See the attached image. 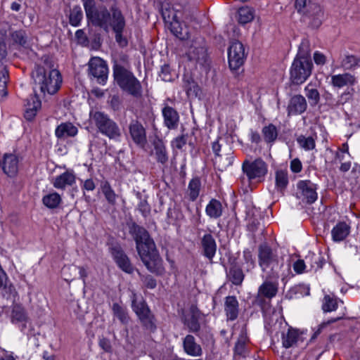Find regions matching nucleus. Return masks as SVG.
<instances>
[{"label":"nucleus","instance_id":"f257e3e1","mask_svg":"<svg viewBox=\"0 0 360 360\" xmlns=\"http://www.w3.org/2000/svg\"><path fill=\"white\" fill-rule=\"evenodd\" d=\"M129 233L136 243L141 260L151 273L161 274L164 271L162 259L149 232L135 221L128 223Z\"/></svg>","mask_w":360,"mask_h":360},{"label":"nucleus","instance_id":"bb28decb","mask_svg":"<svg viewBox=\"0 0 360 360\" xmlns=\"http://www.w3.org/2000/svg\"><path fill=\"white\" fill-rule=\"evenodd\" d=\"M76 182V176L72 170H67L57 176L52 181L57 189L65 190L67 186H72Z\"/></svg>","mask_w":360,"mask_h":360},{"label":"nucleus","instance_id":"774afa93","mask_svg":"<svg viewBox=\"0 0 360 360\" xmlns=\"http://www.w3.org/2000/svg\"><path fill=\"white\" fill-rule=\"evenodd\" d=\"M108 103L110 104V108L114 111L118 110L121 105V101L119 96L113 95L112 96H111L110 100L108 101Z\"/></svg>","mask_w":360,"mask_h":360},{"label":"nucleus","instance_id":"7c9ffc66","mask_svg":"<svg viewBox=\"0 0 360 360\" xmlns=\"http://www.w3.org/2000/svg\"><path fill=\"white\" fill-rule=\"evenodd\" d=\"M356 82L355 76L349 72L331 76V84L334 87L342 88L345 86H353Z\"/></svg>","mask_w":360,"mask_h":360},{"label":"nucleus","instance_id":"3c124183","mask_svg":"<svg viewBox=\"0 0 360 360\" xmlns=\"http://www.w3.org/2000/svg\"><path fill=\"white\" fill-rule=\"evenodd\" d=\"M83 18V12L79 6H74L71 10L69 15V22L72 26L77 27Z\"/></svg>","mask_w":360,"mask_h":360},{"label":"nucleus","instance_id":"6e6d98bb","mask_svg":"<svg viewBox=\"0 0 360 360\" xmlns=\"http://www.w3.org/2000/svg\"><path fill=\"white\" fill-rule=\"evenodd\" d=\"M243 258L245 264V270L247 272L251 271L256 266V262L253 257L252 252L249 249H245L243 252Z\"/></svg>","mask_w":360,"mask_h":360},{"label":"nucleus","instance_id":"603ef678","mask_svg":"<svg viewBox=\"0 0 360 360\" xmlns=\"http://www.w3.org/2000/svg\"><path fill=\"white\" fill-rule=\"evenodd\" d=\"M161 14L166 24H170L172 21L178 18L176 11L169 4H166L162 7Z\"/></svg>","mask_w":360,"mask_h":360},{"label":"nucleus","instance_id":"39448f33","mask_svg":"<svg viewBox=\"0 0 360 360\" xmlns=\"http://www.w3.org/2000/svg\"><path fill=\"white\" fill-rule=\"evenodd\" d=\"M112 76L114 82L124 92L136 99L142 97V84L129 68L115 61L112 65Z\"/></svg>","mask_w":360,"mask_h":360},{"label":"nucleus","instance_id":"f704fd0d","mask_svg":"<svg viewBox=\"0 0 360 360\" xmlns=\"http://www.w3.org/2000/svg\"><path fill=\"white\" fill-rule=\"evenodd\" d=\"M289 183L288 174L286 170L277 169L275 172V186L278 192L282 195L286 189Z\"/></svg>","mask_w":360,"mask_h":360},{"label":"nucleus","instance_id":"338daca9","mask_svg":"<svg viewBox=\"0 0 360 360\" xmlns=\"http://www.w3.org/2000/svg\"><path fill=\"white\" fill-rule=\"evenodd\" d=\"M313 59L318 65H323L327 61L326 56L318 51L314 53Z\"/></svg>","mask_w":360,"mask_h":360},{"label":"nucleus","instance_id":"f8f14e48","mask_svg":"<svg viewBox=\"0 0 360 360\" xmlns=\"http://www.w3.org/2000/svg\"><path fill=\"white\" fill-rule=\"evenodd\" d=\"M188 60L200 67L208 70L210 65V58L207 53V49L205 41L202 39L200 41H194L187 53Z\"/></svg>","mask_w":360,"mask_h":360},{"label":"nucleus","instance_id":"c03bdc74","mask_svg":"<svg viewBox=\"0 0 360 360\" xmlns=\"http://www.w3.org/2000/svg\"><path fill=\"white\" fill-rule=\"evenodd\" d=\"M304 90L310 105L312 107L317 105L321 98V95L318 89L314 88L311 84H309L305 87Z\"/></svg>","mask_w":360,"mask_h":360},{"label":"nucleus","instance_id":"8fccbe9b","mask_svg":"<svg viewBox=\"0 0 360 360\" xmlns=\"http://www.w3.org/2000/svg\"><path fill=\"white\" fill-rule=\"evenodd\" d=\"M33 99L35 100V101H32L33 103H32V109L31 108H25V110H24L25 111L24 112V117L25 118L26 120H27L29 122L34 120V119L35 118V117L37 115L38 110L41 107V102L39 98H34Z\"/></svg>","mask_w":360,"mask_h":360},{"label":"nucleus","instance_id":"9d476101","mask_svg":"<svg viewBox=\"0 0 360 360\" xmlns=\"http://www.w3.org/2000/svg\"><path fill=\"white\" fill-rule=\"evenodd\" d=\"M200 318V311L197 307L192 305L189 309V314L183 319V323L187 327L188 331L195 333L202 342H209L212 339V334L208 327H201Z\"/></svg>","mask_w":360,"mask_h":360},{"label":"nucleus","instance_id":"a878e982","mask_svg":"<svg viewBox=\"0 0 360 360\" xmlns=\"http://www.w3.org/2000/svg\"><path fill=\"white\" fill-rule=\"evenodd\" d=\"M275 278H266L259 287L258 292L260 295L266 297L270 301L274 297L278 291V283Z\"/></svg>","mask_w":360,"mask_h":360},{"label":"nucleus","instance_id":"09e8293b","mask_svg":"<svg viewBox=\"0 0 360 360\" xmlns=\"http://www.w3.org/2000/svg\"><path fill=\"white\" fill-rule=\"evenodd\" d=\"M338 307V302L335 295H326L324 296L322 304V309L324 312L335 311Z\"/></svg>","mask_w":360,"mask_h":360},{"label":"nucleus","instance_id":"2f4dec72","mask_svg":"<svg viewBox=\"0 0 360 360\" xmlns=\"http://www.w3.org/2000/svg\"><path fill=\"white\" fill-rule=\"evenodd\" d=\"M350 226L345 221H339L332 229V239L335 242H341L347 238L350 233Z\"/></svg>","mask_w":360,"mask_h":360},{"label":"nucleus","instance_id":"0eeeda50","mask_svg":"<svg viewBox=\"0 0 360 360\" xmlns=\"http://www.w3.org/2000/svg\"><path fill=\"white\" fill-rule=\"evenodd\" d=\"M313 63L307 53L299 51L292 63L290 70V80L294 85H300L311 76Z\"/></svg>","mask_w":360,"mask_h":360},{"label":"nucleus","instance_id":"bf43d9fd","mask_svg":"<svg viewBox=\"0 0 360 360\" xmlns=\"http://www.w3.org/2000/svg\"><path fill=\"white\" fill-rule=\"evenodd\" d=\"M124 30H119L116 31H113L115 33V39L119 46L124 48L127 46L128 40L126 37L123 35Z\"/></svg>","mask_w":360,"mask_h":360},{"label":"nucleus","instance_id":"e2e57ef3","mask_svg":"<svg viewBox=\"0 0 360 360\" xmlns=\"http://www.w3.org/2000/svg\"><path fill=\"white\" fill-rule=\"evenodd\" d=\"M292 267L296 274H303L307 268L305 259H298L293 263Z\"/></svg>","mask_w":360,"mask_h":360},{"label":"nucleus","instance_id":"de8ad7c7","mask_svg":"<svg viewBox=\"0 0 360 360\" xmlns=\"http://www.w3.org/2000/svg\"><path fill=\"white\" fill-rule=\"evenodd\" d=\"M112 310L115 316L123 324H127L129 321V316L126 308L118 303H113Z\"/></svg>","mask_w":360,"mask_h":360},{"label":"nucleus","instance_id":"c756f323","mask_svg":"<svg viewBox=\"0 0 360 360\" xmlns=\"http://www.w3.org/2000/svg\"><path fill=\"white\" fill-rule=\"evenodd\" d=\"M78 133V129L70 122H62L55 130L56 136L58 139L64 140L70 137L75 136Z\"/></svg>","mask_w":360,"mask_h":360},{"label":"nucleus","instance_id":"5701e85b","mask_svg":"<svg viewBox=\"0 0 360 360\" xmlns=\"http://www.w3.org/2000/svg\"><path fill=\"white\" fill-rule=\"evenodd\" d=\"M307 108V103L305 98L300 94L291 97L289 101L287 110L288 115H295L303 113Z\"/></svg>","mask_w":360,"mask_h":360},{"label":"nucleus","instance_id":"13d9d810","mask_svg":"<svg viewBox=\"0 0 360 360\" xmlns=\"http://www.w3.org/2000/svg\"><path fill=\"white\" fill-rule=\"evenodd\" d=\"M159 76L161 79L165 82H171L173 80V75L172 74L171 68L169 65L165 64L162 66Z\"/></svg>","mask_w":360,"mask_h":360},{"label":"nucleus","instance_id":"dca6fc26","mask_svg":"<svg viewBox=\"0 0 360 360\" xmlns=\"http://www.w3.org/2000/svg\"><path fill=\"white\" fill-rule=\"evenodd\" d=\"M89 74L100 84H105L108 79V68L106 62L99 57H94L89 62Z\"/></svg>","mask_w":360,"mask_h":360},{"label":"nucleus","instance_id":"79ce46f5","mask_svg":"<svg viewBox=\"0 0 360 360\" xmlns=\"http://www.w3.org/2000/svg\"><path fill=\"white\" fill-rule=\"evenodd\" d=\"M42 202L48 208L54 209L62 202V198L58 193L53 192L45 195L42 198Z\"/></svg>","mask_w":360,"mask_h":360},{"label":"nucleus","instance_id":"e433bc0d","mask_svg":"<svg viewBox=\"0 0 360 360\" xmlns=\"http://www.w3.org/2000/svg\"><path fill=\"white\" fill-rule=\"evenodd\" d=\"M201 188V179L199 176H195L191 179L188 186V195L191 201L194 202L197 200Z\"/></svg>","mask_w":360,"mask_h":360},{"label":"nucleus","instance_id":"412c9836","mask_svg":"<svg viewBox=\"0 0 360 360\" xmlns=\"http://www.w3.org/2000/svg\"><path fill=\"white\" fill-rule=\"evenodd\" d=\"M302 331L290 326L286 333L283 332L282 333L281 342L283 347L285 349L296 347L299 342H302L304 341L302 338Z\"/></svg>","mask_w":360,"mask_h":360},{"label":"nucleus","instance_id":"37998d69","mask_svg":"<svg viewBox=\"0 0 360 360\" xmlns=\"http://www.w3.org/2000/svg\"><path fill=\"white\" fill-rule=\"evenodd\" d=\"M254 10L249 6H243L238 11V21L240 24H246L254 18Z\"/></svg>","mask_w":360,"mask_h":360},{"label":"nucleus","instance_id":"cd10ccee","mask_svg":"<svg viewBox=\"0 0 360 360\" xmlns=\"http://www.w3.org/2000/svg\"><path fill=\"white\" fill-rule=\"evenodd\" d=\"M164 124L169 129H176L179 122V115L173 108L166 105L162 110Z\"/></svg>","mask_w":360,"mask_h":360},{"label":"nucleus","instance_id":"5fc2aeb1","mask_svg":"<svg viewBox=\"0 0 360 360\" xmlns=\"http://www.w3.org/2000/svg\"><path fill=\"white\" fill-rule=\"evenodd\" d=\"M200 130L195 127L191 129L190 133L185 134L187 143L192 148H195L198 145L200 142Z\"/></svg>","mask_w":360,"mask_h":360},{"label":"nucleus","instance_id":"72a5a7b5","mask_svg":"<svg viewBox=\"0 0 360 360\" xmlns=\"http://www.w3.org/2000/svg\"><path fill=\"white\" fill-rule=\"evenodd\" d=\"M222 203L215 198H212L205 207L206 214L211 219L220 218L224 212Z\"/></svg>","mask_w":360,"mask_h":360},{"label":"nucleus","instance_id":"4be33fe9","mask_svg":"<svg viewBox=\"0 0 360 360\" xmlns=\"http://www.w3.org/2000/svg\"><path fill=\"white\" fill-rule=\"evenodd\" d=\"M152 145L153 146L152 154L155 155L157 162L164 167L166 166L169 160V154L164 141L159 137H156Z\"/></svg>","mask_w":360,"mask_h":360},{"label":"nucleus","instance_id":"b1692460","mask_svg":"<svg viewBox=\"0 0 360 360\" xmlns=\"http://www.w3.org/2000/svg\"><path fill=\"white\" fill-rule=\"evenodd\" d=\"M226 276L234 285L240 286L242 285L245 278V274L240 265L236 260L230 262L229 268L226 270Z\"/></svg>","mask_w":360,"mask_h":360},{"label":"nucleus","instance_id":"ddd939ff","mask_svg":"<svg viewBox=\"0 0 360 360\" xmlns=\"http://www.w3.org/2000/svg\"><path fill=\"white\" fill-rule=\"evenodd\" d=\"M202 231H204L202 229H198L197 231V235L200 241L201 253L210 263H212V259L217 252V242L212 234V231L210 228H207L205 233L201 236Z\"/></svg>","mask_w":360,"mask_h":360},{"label":"nucleus","instance_id":"4c0bfd02","mask_svg":"<svg viewBox=\"0 0 360 360\" xmlns=\"http://www.w3.org/2000/svg\"><path fill=\"white\" fill-rule=\"evenodd\" d=\"M10 38L13 45L25 47L27 44V34L25 30H13L9 28Z\"/></svg>","mask_w":360,"mask_h":360},{"label":"nucleus","instance_id":"ea45409f","mask_svg":"<svg viewBox=\"0 0 360 360\" xmlns=\"http://www.w3.org/2000/svg\"><path fill=\"white\" fill-rule=\"evenodd\" d=\"M249 338L246 333H241L234 347V356L245 357L247 354L246 345Z\"/></svg>","mask_w":360,"mask_h":360},{"label":"nucleus","instance_id":"6ab92c4d","mask_svg":"<svg viewBox=\"0 0 360 360\" xmlns=\"http://www.w3.org/2000/svg\"><path fill=\"white\" fill-rule=\"evenodd\" d=\"M29 320L25 308L21 304H13L11 311L12 323L17 325L21 331H24L27 328V323Z\"/></svg>","mask_w":360,"mask_h":360},{"label":"nucleus","instance_id":"6e6552de","mask_svg":"<svg viewBox=\"0 0 360 360\" xmlns=\"http://www.w3.org/2000/svg\"><path fill=\"white\" fill-rule=\"evenodd\" d=\"M89 119L98 131L110 139L119 140L121 137L118 124L104 112L92 110L89 113Z\"/></svg>","mask_w":360,"mask_h":360},{"label":"nucleus","instance_id":"2eb2a0df","mask_svg":"<svg viewBox=\"0 0 360 360\" xmlns=\"http://www.w3.org/2000/svg\"><path fill=\"white\" fill-rule=\"evenodd\" d=\"M246 53L243 44L239 41L231 43L228 49L229 68L232 70H238L245 63Z\"/></svg>","mask_w":360,"mask_h":360},{"label":"nucleus","instance_id":"7ed1b4c3","mask_svg":"<svg viewBox=\"0 0 360 360\" xmlns=\"http://www.w3.org/2000/svg\"><path fill=\"white\" fill-rule=\"evenodd\" d=\"M34 84L44 95H54L61 87L63 77L60 71L55 68L51 57L44 55L39 63L35 65L32 72Z\"/></svg>","mask_w":360,"mask_h":360},{"label":"nucleus","instance_id":"a18cd8bd","mask_svg":"<svg viewBox=\"0 0 360 360\" xmlns=\"http://www.w3.org/2000/svg\"><path fill=\"white\" fill-rule=\"evenodd\" d=\"M101 191L107 202L111 205H115L116 204L117 195L115 193L108 181H106L102 184Z\"/></svg>","mask_w":360,"mask_h":360},{"label":"nucleus","instance_id":"4d7b16f0","mask_svg":"<svg viewBox=\"0 0 360 360\" xmlns=\"http://www.w3.org/2000/svg\"><path fill=\"white\" fill-rule=\"evenodd\" d=\"M138 196L141 200L138 205V210L141 213L143 217H147L150 214V205L148 204L146 199H141V195L140 193L138 194Z\"/></svg>","mask_w":360,"mask_h":360},{"label":"nucleus","instance_id":"49530a36","mask_svg":"<svg viewBox=\"0 0 360 360\" xmlns=\"http://www.w3.org/2000/svg\"><path fill=\"white\" fill-rule=\"evenodd\" d=\"M359 63L360 58L352 54H345L340 62L341 67L348 70H354Z\"/></svg>","mask_w":360,"mask_h":360},{"label":"nucleus","instance_id":"20e7f679","mask_svg":"<svg viewBox=\"0 0 360 360\" xmlns=\"http://www.w3.org/2000/svg\"><path fill=\"white\" fill-rule=\"evenodd\" d=\"M258 264L266 278L278 279L283 275L284 258L279 256L277 251L266 243L258 247Z\"/></svg>","mask_w":360,"mask_h":360},{"label":"nucleus","instance_id":"680f3d73","mask_svg":"<svg viewBox=\"0 0 360 360\" xmlns=\"http://www.w3.org/2000/svg\"><path fill=\"white\" fill-rule=\"evenodd\" d=\"M141 279L146 288L154 289L157 286V281L151 275L142 276Z\"/></svg>","mask_w":360,"mask_h":360},{"label":"nucleus","instance_id":"4468645a","mask_svg":"<svg viewBox=\"0 0 360 360\" xmlns=\"http://www.w3.org/2000/svg\"><path fill=\"white\" fill-rule=\"evenodd\" d=\"M297 195L304 203L311 205L318 199V185L310 180H300L297 184Z\"/></svg>","mask_w":360,"mask_h":360},{"label":"nucleus","instance_id":"c85d7f7f","mask_svg":"<svg viewBox=\"0 0 360 360\" xmlns=\"http://www.w3.org/2000/svg\"><path fill=\"white\" fill-rule=\"evenodd\" d=\"M184 351L192 356H200L202 354L201 346L195 341V338L192 335H186L183 340Z\"/></svg>","mask_w":360,"mask_h":360},{"label":"nucleus","instance_id":"69168bd1","mask_svg":"<svg viewBox=\"0 0 360 360\" xmlns=\"http://www.w3.org/2000/svg\"><path fill=\"white\" fill-rule=\"evenodd\" d=\"M187 143V139L185 134L177 136L172 141V146L177 149L182 148Z\"/></svg>","mask_w":360,"mask_h":360},{"label":"nucleus","instance_id":"a19ab883","mask_svg":"<svg viewBox=\"0 0 360 360\" xmlns=\"http://www.w3.org/2000/svg\"><path fill=\"white\" fill-rule=\"evenodd\" d=\"M9 79L8 70L6 63L0 62V96L7 95V83Z\"/></svg>","mask_w":360,"mask_h":360},{"label":"nucleus","instance_id":"a211bd4d","mask_svg":"<svg viewBox=\"0 0 360 360\" xmlns=\"http://www.w3.org/2000/svg\"><path fill=\"white\" fill-rule=\"evenodd\" d=\"M110 250L113 259L120 269L127 274L134 272V266L131 263L129 257L119 245H112Z\"/></svg>","mask_w":360,"mask_h":360},{"label":"nucleus","instance_id":"f3484780","mask_svg":"<svg viewBox=\"0 0 360 360\" xmlns=\"http://www.w3.org/2000/svg\"><path fill=\"white\" fill-rule=\"evenodd\" d=\"M129 136L133 142L141 148L147 144L146 129L137 119L131 120L128 126Z\"/></svg>","mask_w":360,"mask_h":360},{"label":"nucleus","instance_id":"864d4df0","mask_svg":"<svg viewBox=\"0 0 360 360\" xmlns=\"http://www.w3.org/2000/svg\"><path fill=\"white\" fill-rule=\"evenodd\" d=\"M297 143L300 147L306 150H313L315 148V140L312 136L306 137L305 136L300 135L297 139Z\"/></svg>","mask_w":360,"mask_h":360},{"label":"nucleus","instance_id":"f03ea898","mask_svg":"<svg viewBox=\"0 0 360 360\" xmlns=\"http://www.w3.org/2000/svg\"><path fill=\"white\" fill-rule=\"evenodd\" d=\"M87 20L105 32L124 30L126 20L122 11L116 6L108 10L105 6L97 9L95 0H82Z\"/></svg>","mask_w":360,"mask_h":360},{"label":"nucleus","instance_id":"1a4fd4ad","mask_svg":"<svg viewBox=\"0 0 360 360\" xmlns=\"http://www.w3.org/2000/svg\"><path fill=\"white\" fill-rule=\"evenodd\" d=\"M131 308L144 330L153 332L156 330V319L143 297H139L132 292L131 295Z\"/></svg>","mask_w":360,"mask_h":360},{"label":"nucleus","instance_id":"393cba45","mask_svg":"<svg viewBox=\"0 0 360 360\" xmlns=\"http://www.w3.org/2000/svg\"><path fill=\"white\" fill-rule=\"evenodd\" d=\"M239 303L236 296H227L224 300V312L227 321H235L239 315Z\"/></svg>","mask_w":360,"mask_h":360},{"label":"nucleus","instance_id":"052dcab7","mask_svg":"<svg viewBox=\"0 0 360 360\" xmlns=\"http://www.w3.org/2000/svg\"><path fill=\"white\" fill-rule=\"evenodd\" d=\"M75 38L77 43L84 46H88L89 40L83 30H78L75 32Z\"/></svg>","mask_w":360,"mask_h":360},{"label":"nucleus","instance_id":"473e14b6","mask_svg":"<svg viewBox=\"0 0 360 360\" xmlns=\"http://www.w3.org/2000/svg\"><path fill=\"white\" fill-rule=\"evenodd\" d=\"M169 25L171 32L181 40H186L189 38V29L185 25L181 22L179 18L172 21Z\"/></svg>","mask_w":360,"mask_h":360},{"label":"nucleus","instance_id":"423d86ee","mask_svg":"<svg viewBox=\"0 0 360 360\" xmlns=\"http://www.w3.org/2000/svg\"><path fill=\"white\" fill-rule=\"evenodd\" d=\"M243 173L245 176L240 178V181L245 189L253 190L258 184L264 181L268 172L266 162L261 158L253 161L245 160L242 165Z\"/></svg>","mask_w":360,"mask_h":360},{"label":"nucleus","instance_id":"aec40b11","mask_svg":"<svg viewBox=\"0 0 360 360\" xmlns=\"http://www.w3.org/2000/svg\"><path fill=\"white\" fill-rule=\"evenodd\" d=\"M4 172L9 177H15L18 172L19 158L12 153H6L0 162Z\"/></svg>","mask_w":360,"mask_h":360},{"label":"nucleus","instance_id":"58836bf2","mask_svg":"<svg viewBox=\"0 0 360 360\" xmlns=\"http://www.w3.org/2000/svg\"><path fill=\"white\" fill-rule=\"evenodd\" d=\"M264 141L266 143H274L278 135L277 127L274 124H269L264 126L262 130Z\"/></svg>","mask_w":360,"mask_h":360},{"label":"nucleus","instance_id":"0e129e2a","mask_svg":"<svg viewBox=\"0 0 360 360\" xmlns=\"http://www.w3.org/2000/svg\"><path fill=\"white\" fill-rule=\"evenodd\" d=\"M267 298L264 297V296L260 295L257 293V295L255 300V304L259 307L262 311H265L269 307V302L270 301H266Z\"/></svg>","mask_w":360,"mask_h":360},{"label":"nucleus","instance_id":"9b49d317","mask_svg":"<svg viewBox=\"0 0 360 360\" xmlns=\"http://www.w3.org/2000/svg\"><path fill=\"white\" fill-rule=\"evenodd\" d=\"M297 12L309 18L313 27H319L322 22L323 11L321 6L311 0H295Z\"/></svg>","mask_w":360,"mask_h":360},{"label":"nucleus","instance_id":"c9c22d12","mask_svg":"<svg viewBox=\"0 0 360 360\" xmlns=\"http://www.w3.org/2000/svg\"><path fill=\"white\" fill-rule=\"evenodd\" d=\"M306 264L310 266L309 271H316L321 269L325 259L321 254H315L314 252H309L304 258Z\"/></svg>","mask_w":360,"mask_h":360}]
</instances>
